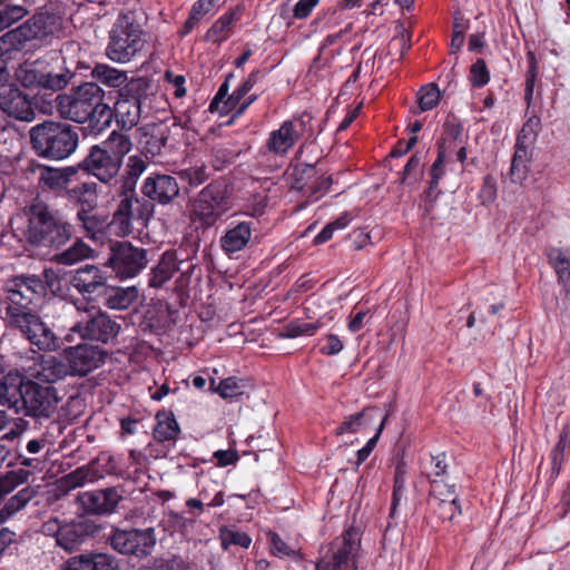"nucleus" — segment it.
<instances>
[{
	"label": "nucleus",
	"mask_w": 570,
	"mask_h": 570,
	"mask_svg": "<svg viewBox=\"0 0 570 570\" xmlns=\"http://www.w3.org/2000/svg\"><path fill=\"white\" fill-rule=\"evenodd\" d=\"M137 295L138 292L134 286L124 288L108 284L99 302L111 309H126L135 302Z\"/></svg>",
	"instance_id": "38"
},
{
	"label": "nucleus",
	"mask_w": 570,
	"mask_h": 570,
	"mask_svg": "<svg viewBox=\"0 0 570 570\" xmlns=\"http://www.w3.org/2000/svg\"><path fill=\"white\" fill-rule=\"evenodd\" d=\"M375 412L374 409H365L361 412L347 416L340 426L336 429V434L342 435L344 433H356L361 428L368 425L373 420Z\"/></svg>",
	"instance_id": "45"
},
{
	"label": "nucleus",
	"mask_w": 570,
	"mask_h": 570,
	"mask_svg": "<svg viewBox=\"0 0 570 570\" xmlns=\"http://www.w3.org/2000/svg\"><path fill=\"white\" fill-rule=\"evenodd\" d=\"M294 177L297 188L305 190L315 200L325 195L333 184L331 176L317 177L316 167L309 164H299L294 170Z\"/></svg>",
	"instance_id": "25"
},
{
	"label": "nucleus",
	"mask_w": 570,
	"mask_h": 570,
	"mask_svg": "<svg viewBox=\"0 0 570 570\" xmlns=\"http://www.w3.org/2000/svg\"><path fill=\"white\" fill-rule=\"evenodd\" d=\"M405 475H406L405 463L403 461H400L395 468V473H394V485H393L392 503H391V511H390V515L392 518H394V515H395L396 508L401 501V498H402L404 489H405Z\"/></svg>",
	"instance_id": "49"
},
{
	"label": "nucleus",
	"mask_w": 570,
	"mask_h": 570,
	"mask_svg": "<svg viewBox=\"0 0 570 570\" xmlns=\"http://www.w3.org/2000/svg\"><path fill=\"white\" fill-rule=\"evenodd\" d=\"M94 249L82 239L78 238L70 247L57 253L55 262L61 265H73L82 259L91 257Z\"/></svg>",
	"instance_id": "42"
},
{
	"label": "nucleus",
	"mask_w": 570,
	"mask_h": 570,
	"mask_svg": "<svg viewBox=\"0 0 570 570\" xmlns=\"http://www.w3.org/2000/svg\"><path fill=\"white\" fill-rule=\"evenodd\" d=\"M541 120L538 116L530 117L518 132L515 142L533 146L537 140Z\"/></svg>",
	"instance_id": "54"
},
{
	"label": "nucleus",
	"mask_w": 570,
	"mask_h": 570,
	"mask_svg": "<svg viewBox=\"0 0 570 570\" xmlns=\"http://www.w3.org/2000/svg\"><path fill=\"white\" fill-rule=\"evenodd\" d=\"M108 272L105 265L102 267L94 264H85L72 272L70 284L77 292L90 302H98L108 285Z\"/></svg>",
	"instance_id": "16"
},
{
	"label": "nucleus",
	"mask_w": 570,
	"mask_h": 570,
	"mask_svg": "<svg viewBox=\"0 0 570 570\" xmlns=\"http://www.w3.org/2000/svg\"><path fill=\"white\" fill-rule=\"evenodd\" d=\"M27 42L39 40L48 42L60 30L61 17L55 12L41 11L19 26Z\"/></svg>",
	"instance_id": "22"
},
{
	"label": "nucleus",
	"mask_w": 570,
	"mask_h": 570,
	"mask_svg": "<svg viewBox=\"0 0 570 570\" xmlns=\"http://www.w3.org/2000/svg\"><path fill=\"white\" fill-rule=\"evenodd\" d=\"M13 286L26 287L32 292V296L38 301L45 297V285L39 275H17L13 277Z\"/></svg>",
	"instance_id": "53"
},
{
	"label": "nucleus",
	"mask_w": 570,
	"mask_h": 570,
	"mask_svg": "<svg viewBox=\"0 0 570 570\" xmlns=\"http://www.w3.org/2000/svg\"><path fill=\"white\" fill-rule=\"evenodd\" d=\"M431 491L430 500H439V498H448L451 499L453 497H456L455 494V485L454 484H446L443 482V480L440 479H431Z\"/></svg>",
	"instance_id": "59"
},
{
	"label": "nucleus",
	"mask_w": 570,
	"mask_h": 570,
	"mask_svg": "<svg viewBox=\"0 0 570 570\" xmlns=\"http://www.w3.org/2000/svg\"><path fill=\"white\" fill-rule=\"evenodd\" d=\"M250 543L252 539L245 532L228 530L222 534V544L224 547L227 544H234L242 548H248Z\"/></svg>",
	"instance_id": "62"
},
{
	"label": "nucleus",
	"mask_w": 570,
	"mask_h": 570,
	"mask_svg": "<svg viewBox=\"0 0 570 570\" xmlns=\"http://www.w3.org/2000/svg\"><path fill=\"white\" fill-rule=\"evenodd\" d=\"M40 485H27L9 498L0 510L7 519L22 510L37 494Z\"/></svg>",
	"instance_id": "41"
},
{
	"label": "nucleus",
	"mask_w": 570,
	"mask_h": 570,
	"mask_svg": "<svg viewBox=\"0 0 570 570\" xmlns=\"http://www.w3.org/2000/svg\"><path fill=\"white\" fill-rule=\"evenodd\" d=\"M269 541L273 554L278 557L296 556V551L292 549L277 533H271Z\"/></svg>",
	"instance_id": "64"
},
{
	"label": "nucleus",
	"mask_w": 570,
	"mask_h": 570,
	"mask_svg": "<svg viewBox=\"0 0 570 570\" xmlns=\"http://www.w3.org/2000/svg\"><path fill=\"white\" fill-rule=\"evenodd\" d=\"M142 198L160 205L170 204L179 195L177 179L166 174H151L142 183Z\"/></svg>",
	"instance_id": "21"
},
{
	"label": "nucleus",
	"mask_w": 570,
	"mask_h": 570,
	"mask_svg": "<svg viewBox=\"0 0 570 570\" xmlns=\"http://www.w3.org/2000/svg\"><path fill=\"white\" fill-rule=\"evenodd\" d=\"M210 387L215 390L223 399H232L242 395L245 392L246 383L236 376H229L222 380L215 387V380H210Z\"/></svg>",
	"instance_id": "47"
},
{
	"label": "nucleus",
	"mask_w": 570,
	"mask_h": 570,
	"mask_svg": "<svg viewBox=\"0 0 570 570\" xmlns=\"http://www.w3.org/2000/svg\"><path fill=\"white\" fill-rule=\"evenodd\" d=\"M445 146L444 142H438V156L430 168V181L426 197H432V193L438 187L440 179L444 175Z\"/></svg>",
	"instance_id": "48"
},
{
	"label": "nucleus",
	"mask_w": 570,
	"mask_h": 570,
	"mask_svg": "<svg viewBox=\"0 0 570 570\" xmlns=\"http://www.w3.org/2000/svg\"><path fill=\"white\" fill-rule=\"evenodd\" d=\"M544 255L554 269L558 283L567 293H570V247H547Z\"/></svg>",
	"instance_id": "33"
},
{
	"label": "nucleus",
	"mask_w": 570,
	"mask_h": 570,
	"mask_svg": "<svg viewBox=\"0 0 570 570\" xmlns=\"http://www.w3.org/2000/svg\"><path fill=\"white\" fill-rule=\"evenodd\" d=\"M210 176L205 165L189 167L180 171V177L186 180L189 186L197 187L204 184Z\"/></svg>",
	"instance_id": "57"
},
{
	"label": "nucleus",
	"mask_w": 570,
	"mask_h": 570,
	"mask_svg": "<svg viewBox=\"0 0 570 570\" xmlns=\"http://www.w3.org/2000/svg\"><path fill=\"white\" fill-rule=\"evenodd\" d=\"M147 166L148 164L142 156H130L127 160L125 173L120 179H118L119 187L122 188L125 193H134L137 181L147 169Z\"/></svg>",
	"instance_id": "39"
},
{
	"label": "nucleus",
	"mask_w": 570,
	"mask_h": 570,
	"mask_svg": "<svg viewBox=\"0 0 570 570\" xmlns=\"http://www.w3.org/2000/svg\"><path fill=\"white\" fill-rule=\"evenodd\" d=\"M147 263V249L122 240L111 244L105 267L110 268L119 279H126L138 275Z\"/></svg>",
	"instance_id": "14"
},
{
	"label": "nucleus",
	"mask_w": 570,
	"mask_h": 570,
	"mask_svg": "<svg viewBox=\"0 0 570 570\" xmlns=\"http://www.w3.org/2000/svg\"><path fill=\"white\" fill-rule=\"evenodd\" d=\"M233 78H234V73L233 72H229L225 77L224 82L219 86L216 95L214 96V98L212 99V101L209 104L208 110L210 112H216V111L220 112L222 106H224V101L229 96L228 95V91H229V80L233 79Z\"/></svg>",
	"instance_id": "60"
},
{
	"label": "nucleus",
	"mask_w": 570,
	"mask_h": 570,
	"mask_svg": "<svg viewBox=\"0 0 570 570\" xmlns=\"http://www.w3.org/2000/svg\"><path fill=\"white\" fill-rule=\"evenodd\" d=\"M528 58V70L525 73V81H524V100L528 106H530L532 101L533 90H534V82L538 77V65L535 56L532 51H529L527 53Z\"/></svg>",
	"instance_id": "55"
},
{
	"label": "nucleus",
	"mask_w": 570,
	"mask_h": 570,
	"mask_svg": "<svg viewBox=\"0 0 570 570\" xmlns=\"http://www.w3.org/2000/svg\"><path fill=\"white\" fill-rule=\"evenodd\" d=\"M117 194L119 203L112 214V232L119 237H125L134 230V222L146 225L153 216L155 206L146 198L138 197L136 190L134 193H125L118 187Z\"/></svg>",
	"instance_id": "11"
},
{
	"label": "nucleus",
	"mask_w": 570,
	"mask_h": 570,
	"mask_svg": "<svg viewBox=\"0 0 570 570\" xmlns=\"http://www.w3.org/2000/svg\"><path fill=\"white\" fill-rule=\"evenodd\" d=\"M27 242L37 247L58 249L67 244L75 232V227L58 209L43 202H36L26 208Z\"/></svg>",
	"instance_id": "4"
},
{
	"label": "nucleus",
	"mask_w": 570,
	"mask_h": 570,
	"mask_svg": "<svg viewBox=\"0 0 570 570\" xmlns=\"http://www.w3.org/2000/svg\"><path fill=\"white\" fill-rule=\"evenodd\" d=\"M8 304L4 308L6 321L10 323L13 321V314L16 313H32L30 305L37 299L32 296L26 287L13 286V277L8 281L6 286Z\"/></svg>",
	"instance_id": "29"
},
{
	"label": "nucleus",
	"mask_w": 570,
	"mask_h": 570,
	"mask_svg": "<svg viewBox=\"0 0 570 570\" xmlns=\"http://www.w3.org/2000/svg\"><path fill=\"white\" fill-rule=\"evenodd\" d=\"M297 141L298 139L294 135L292 125L284 121L278 129L269 134L266 140V148L269 153L284 156Z\"/></svg>",
	"instance_id": "37"
},
{
	"label": "nucleus",
	"mask_w": 570,
	"mask_h": 570,
	"mask_svg": "<svg viewBox=\"0 0 570 570\" xmlns=\"http://www.w3.org/2000/svg\"><path fill=\"white\" fill-rule=\"evenodd\" d=\"M89 76L96 80L95 82H100L109 88H118V90L125 88L126 85H128L130 81L126 71L116 69L106 63L98 62H96L94 66L88 62L87 72L81 75V79H85Z\"/></svg>",
	"instance_id": "30"
},
{
	"label": "nucleus",
	"mask_w": 570,
	"mask_h": 570,
	"mask_svg": "<svg viewBox=\"0 0 570 570\" xmlns=\"http://www.w3.org/2000/svg\"><path fill=\"white\" fill-rule=\"evenodd\" d=\"M67 198L78 206L77 210H89L98 208V185L95 181H78L69 186L66 191Z\"/></svg>",
	"instance_id": "32"
},
{
	"label": "nucleus",
	"mask_w": 570,
	"mask_h": 570,
	"mask_svg": "<svg viewBox=\"0 0 570 570\" xmlns=\"http://www.w3.org/2000/svg\"><path fill=\"white\" fill-rule=\"evenodd\" d=\"M233 206L232 191L223 179L205 186L193 202L191 215L204 227L214 226Z\"/></svg>",
	"instance_id": "9"
},
{
	"label": "nucleus",
	"mask_w": 570,
	"mask_h": 570,
	"mask_svg": "<svg viewBox=\"0 0 570 570\" xmlns=\"http://www.w3.org/2000/svg\"><path fill=\"white\" fill-rule=\"evenodd\" d=\"M62 355L69 367L70 376L83 377L106 362L107 353L99 346L81 343L65 347Z\"/></svg>",
	"instance_id": "17"
},
{
	"label": "nucleus",
	"mask_w": 570,
	"mask_h": 570,
	"mask_svg": "<svg viewBox=\"0 0 570 570\" xmlns=\"http://www.w3.org/2000/svg\"><path fill=\"white\" fill-rule=\"evenodd\" d=\"M117 472L118 463L114 456L108 453H100L90 468H78L69 476L75 479V485H81L87 481L91 482L101 478L104 473L116 474Z\"/></svg>",
	"instance_id": "28"
},
{
	"label": "nucleus",
	"mask_w": 570,
	"mask_h": 570,
	"mask_svg": "<svg viewBox=\"0 0 570 570\" xmlns=\"http://www.w3.org/2000/svg\"><path fill=\"white\" fill-rule=\"evenodd\" d=\"M570 445V426L564 425L559 434V441L551 451L552 472L559 473L563 461L564 450Z\"/></svg>",
	"instance_id": "50"
},
{
	"label": "nucleus",
	"mask_w": 570,
	"mask_h": 570,
	"mask_svg": "<svg viewBox=\"0 0 570 570\" xmlns=\"http://www.w3.org/2000/svg\"><path fill=\"white\" fill-rule=\"evenodd\" d=\"M131 149L130 137L118 130H112L107 139L92 145L82 159L87 176H92L109 186L118 183L124 159Z\"/></svg>",
	"instance_id": "5"
},
{
	"label": "nucleus",
	"mask_w": 570,
	"mask_h": 570,
	"mask_svg": "<svg viewBox=\"0 0 570 570\" xmlns=\"http://www.w3.org/2000/svg\"><path fill=\"white\" fill-rule=\"evenodd\" d=\"M151 80L147 77H134L125 88L117 91L114 107H110L111 120L115 119L121 130H131L141 118L142 108L153 96Z\"/></svg>",
	"instance_id": "7"
},
{
	"label": "nucleus",
	"mask_w": 570,
	"mask_h": 570,
	"mask_svg": "<svg viewBox=\"0 0 570 570\" xmlns=\"http://www.w3.org/2000/svg\"><path fill=\"white\" fill-rule=\"evenodd\" d=\"M62 570H120L117 559L108 553L88 552L70 558Z\"/></svg>",
	"instance_id": "26"
},
{
	"label": "nucleus",
	"mask_w": 570,
	"mask_h": 570,
	"mask_svg": "<svg viewBox=\"0 0 570 570\" xmlns=\"http://www.w3.org/2000/svg\"><path fill=\"white\" fill-rule=\"evenodd\" d=\"M76 218L80 224L85 235L89 238L96 239L107 233L112 232V217L97 209L77 210Z\"/></svg>",
	"instance_id": "27"
},
{
	"label": "nucleus",
	"mask_w": 570,
	"mask_h": 570,
	"mask_svg": "<svg viewBox=\"0 0 570 570\" xmlns=\"http://www.w3.org/2000/svg\"><path fill=\"white\" fill-rule=\"evenodd\" d=\"M532 146L521 142L514 144V153L511 159L509 178L513 184H522L530 173V163L532 160Z\"/></svg>",
	"instance_id": "34"
},
{
	"label": "nucleus",
	"mask_w": 570,
	"mask_h": 570,
	"mask_svg": "<svg viewBox=\"0 0 570 570\" xmlns=\"http://www.w3.org/2000/svg\"><path fill=\"white\" fill-rule=\"evenodd\" d=\"M72 331L85 340L108 344L116 340L120 325L107 313L101 311L92 313L89 311L86 318L73 325Z\"/></svg>",
	"instance_id": "18"
},
{
	"label": "nucleus",
	"mask_w": 570,
	"mask_h": 570,
	"mask_svg": "<svg viewBox=\"0 0 570 570\" xmlns=\"http://www.w3.org/2000/svg\"><path fill=\"white\" fill-rule=\"evenodd\" d=\"M140 132L139 144L142 150L151 157L158 156L165 146L168 135L160 125H146L137 130Z\"/></svg>",
	"instance_id": "36"
},
{
	"label": "nucleus",
	"mask_w": 570,
	"mask_h": 570,
	"mask_svg": "<svg viewBox=\"0 0 570 570\" xmlns=\"http://www.w3.org/2000/svg\"><path fill=\"white\" fill-rule=\"evenodd\" d=\"M78 500L86 513L102 515L116 511L122 494L117 488L110 487L83 492Z\"/></svg>",
	"instance_id": "20"
},
{
	"label": "nucleus",
	"mask_w": 570,
	"mask_h": 570,
	"mask_svg": "<svg viewBox=\"0 0 570 570\" xmlns=\"http://www.w3.org/2000/svg\"><path fill=\"white\" fill-rule=\"evenodd\" d=\"M469 79L471 81V85L474 88H481L484 87L489 80H490V72L487 68L485 61L483 59H478L471 67H470V76Z\"/></svg>",
	"instance_id": "58"
},
{
	"label": "nucleus",
	"mask_w": 570,
	"mask_h": 570,
	"mask_svg": "<svg viewBox=\"0 0 570 570\" xmlns=\"http://www.w3.org/2000/svg\"><path fill=\"white\" fill-rule=\"evenodd\" d=\"M40 183L51 190L67 189L69 186L66 185V180L62 177L59 169L45 167L40 174Z\"/></svg>",
	"instance_id": "56"
},
{
	"label": "nucleus",
	"mask_w": 570,
	"mask_h": 570,
	"mask_svg": "<svg viewBox=\"0 0 570 570\" xmlns=\"http://www.w3.org/2000/svg\"><path fill=\"white\" fill-rule=\"evenodd\" d=\"M360 549V531L350 527L331 542L327 551L316 562L315 570H357Z\"/></svg>",
	"instance_id": "10"
},
{
	"label": "nucleus",
	"mask_w": 570,
	"mask_h": 570,
	"mask_svg": "<svg viewBox=\"0 0 570 570\" xmlns=\"http://www.w3.org/2000/svg\"><path fill=\"white\" fill-rule=\"evenodd\" d=\"M87 69L88 62L80 58L52 52L20 66L16 77L24 88L59 91L80 81Z\"/></svg>",
	"instance_id": "1"
},
{
	"label": "nucleus",
	"mask_w": 570,
	"mask_h": 570,
	"mask_svg": "<svg viewBox=\"0 0 570 570\" xmlns=\"http://www.w3.org/2000/svg\"><path fill=\"white\" fill-rule=\"evenodd\" d=\"M155 419L157 423L153 430L154 439L159 443L175 444L181 431L174 413L165 410L158 411Z\"/></svg>",
	"instance_id": "35"
},
{
	"label": "nucleus",
	"mask_w": 570,
	"mask_h": 570,
	"mask_svg": "<svg viewBox=\"0 0 570 570\" xmlns=\"http://www.w3.org/2000/svg\"><path fill=\"white\" fill-rule=\"evenodd\" d=\"M0 109L22 121H32L36 116L31 98L14 85L0 86Z\"/></svg>",
	"instance_id": "19"
},
{
	"label": "nucleus",
	"mask_w": 570,
	"mask_h": 570,
	"mask_svg": "<svg viewBox=\"0 0 570 570\" xmlns=\"http://www.w3.org/2000/svg\"><path fill=\"white\" fill-rule=\"evenodd\" d=\"M497 198V180L492 175L483 178V184L479 193V199L482 205H489Z\"/></svg>",
	"instance_id": "61"
},
{
	"label": "nucleus",
	"mask_w": 570,
	"mask_h": 570,
	"mask_svg": "<svg viewBox=\"0 0 570 570\" xmlns=\"http://www.w3.org/2000/svg\"><path fill=\"white\" fill-rule=\"evenodd\" d=\"M100 531V525L91 520L79 519L62 524L58 546L72 552Z\"/></svg>",
	"instance_id": "23"
},
{
	"label": "nucleus",
	"mask_w": 570,
	"mask_h": 570,
	"mask_svg": "<svg viewBox=\"0 0 570 570\" xmlns=\"http://www.w3.org/2000/svg\"><path fill=\"white\" fill-rule=\"evenodd\" d=\"M183 263L184 262H178L175 252H165L160 256L157 265L150 271L148 279L149 286L160 288L174 276L175 273L180 272L181 274H185L186 272L181 269Z\"/></svg>",
	"instance_id": "31"
},
{
	"label": "nucleus",
	"mask_w": 570,
	"mask_h": 570,
	"mask_svg": "<svg viewBox=\"0 0 570 570\" xmlns=\"http://www.w3.org/2000/svg\"><path fill=\"white\" fill-rule=\"evenodd\" d=\"M318 330L317 323H307L301 320L288 322L284 328L282 336L286 338H295L298 336H312Z\"/></svg>",
	"instance_id": "51"
},
{
	"label": "nucleus",
	"mask_w": 570,
	"mask_h": 570,
	"mask_svg": "<svg viewBox=\"0 0 570 570\" xmlns=\"http://www.w3.org/2000/svg\"><path fill=\"white\" fill-rule=\"evenodd\" d=\"M27 43L20 27L7 31L0 37V60L12 59L13 53L23 50Z\"/></svg>",
	"instance_id": "40"
},
{
	"label": "nucleus",
	"mask_w": 570,
	"mask_h": 570,
	"mask_svg": "<svg viewBox=\"0 0 570 570\" xmlns=\"http://www.w3.org/2000/svg\"><path fill=\"white\" fill-rule=\"evenodd\" d=\"M35 153L46 159L62 160L75 153L79 144L77 128L61 121H43L30 129Z\"/></svg>",
	"instance_id": "6"
},
{
	"label": "nucleus",
	"mask_w": 570,
	"mask_h": 570,
	"mask_svg": "<svg viewBox=\"0 0 570 570\" xmlns=\"http://www.w3.org/2000/svg\"><path fill=\"white\" fill-rule=\"evenodd\" d=\"M256 230L253 219H240L239 215L235 214L230 217L225 233L219 238V246L229 258H237L238 253L254 244Z\"/></svg>",
	"instance_id": "15"
},
{
	"label": "nucleus",
	"mask_w": 570,
	"mask_h": 570,
	"mask_svg": "<svg viewBox=\"0 0 570 570\" xmlns=\"http://www.w3.org/2000/svg\"><path fill=\"white\" fill-rule=\"evenodd\" d=\"M14 318L8 326L17 330L20 334L38 350L53 352L62 348V340L53 332L52 327L38 314L16 313Z\"/></svg>",
	"instance_id": "13"
},
{
	"label": "nucleus",
	"mask_w": 570,
	"mask_h": 570,
	"mask_svg": "<svg viewBox=\"0 0 570 570\" xmlns=\"http://www.w3.org/2000/svg\"><path fill=\"white\" fill-rule=\"evenodd\" d=\"M237 20L238 16L234 11L223 14L206 31L205 40L214 43L223 42Z\"/></svg>",
	"instance_id": "43"
},
{
	"label": "nucleus",
	"mask_w": 570,
	"mask_h": 570,
	"mask_svg": "<svg viewBox=\"0 0 570 570\" xmlns=\"http://www.w3.org/2000/svg\"><path fill=\"white\" fill-rule=\"evenodd\" d=\"M70 376L69 367L63 358L47 355L40 356L39 361L29 371V379H32L43 385H53L55 383Z\"/></svg>",
	"instance_id": "24"
},
{
	"label": "nucleus",
	"mask_w": 570,
	"mask_h": 570,
	"mask_svg": "<svg viewBox=\"0 0 570 570\" xmlns=\"http://www.w3.org/2000/svg\"><path fill=\"white\" fill-rule=\"evenodd\" d=\"M107 543L119 554L144 559L153 553L157 538L153 527L145 529L112 527L107 537Z\"/></svg>",
	"instance_id": "12"
},
{
	"label": "nucleus",
	"mask_w": 570,
	"mask_h": 570,
	"mask_svg": "<svg viewBox=\"0 0 570 570\" xmlns=\"http://www.w3.org/2000/svg\"><path fill=\"white\" fill-rule=\"evenodd\" d=\"M441 98V92L435 83L422 86L417 92V102L420 111L433 109Z\"/></svg>",
	"instance_id": "52"
},
{
	"label": "nucleus",
	"mask_w": 570,
	"mask_h": 570,
	"mask_svg": "<svg viewBox=\"0 0 570 570\" xmlns=\"http://www.w3.org/2000/svg\"><path fill=\"white\" fill-rule=\"evenodd\" d=\"M8 384L2 387L4 394L0 397L8 395L6 405L17 413L22 412L39 422L56 413L61 399L53 385H43L22 374L10 376Z\"/></svg>",
	"instance_id": "3"
},
{
	"label": "nucleus",
	"mask_w": 570,
	"mask_h": 570,
	"mask_svg": "<svg viewBox=\"0 0 570 570\" xmlns=\"http://www.w3.org/2000/svg\"><path fill=\"white\" fill-rule=\"evenodd\" d=\"M421 160L422 159L419 153H415L410 157L402 171V176L400 179L401 184H405L412 176L416 178L417 175H421L423 173L421 167Z\"/></svg>",
	"instance_id": "63"
},
{
	"label": "nucleus",
	"mask_w": 570,
	"mask_h": 570,
	"mask_svg": "<svg viewBox=\"0 0 570 570\" xmlns=\"http://www.w3.org/2000/svg\"><path fill=\"white\" fill-rule=\"evenodd\" d=\"M28 14L24 6L13 0H0V32L10 28Z\"/></svg>",
	"instance_id": "44"
},
{
	"label": "nucleus",
	"mask_w": 570,
	"mask_h": 570,
	"mask_svg": "<svg viewBox=\"0 0 570 570\" xmlns=\"http://www.w3.org/2000/svg\"><path fill=\"white\" fill-rule=\"evenodd\" d=\"M429 504L436 517L442 521H453L455 515L461 514V505L458 497L430 500Z\"/></svg>",
	"instance_id": "46"
},
{
	"label": "nucleus",
	"mask_w": 570,
	"mask_h": 570,
	"mask_svg": "<svg viewBox=\"0 0 570 570\" xmlns=\"http://www.w3.org/2000/svg\"><path fill=\"white\" fill-rule=\"evenodd\" d=\"M145 32L135 20L132 13H121L109 32V43L106 49L108 58L115 62H128L140 52L146 40Z\"/></svg>",
	"instance_id": "8"
},
{
	"label": "nucleus",
	"mask_w": 570,
	"mask_h": 570,
	"mask_svg": "<svg viewBox=\"0 0 570 570\" xmlns=\"http://www.w3.org/2000/svg\"><path fill=\"white\" fill-rule=\"evenodd\" d=\"M80 79L68 94L56 97L57 111L61 118L75 122H87L92 134H99L111 122L110 106L104 101L105 90L95 81Z\"/></svg>",
	"instance_id": "2"
}]
</instances>
